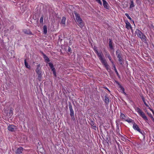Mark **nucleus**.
I'll use <instances>...</instances> for the list:
<instances>
[{"label": "nucleus", "instance_id": "bb28decb", "mask_svg": "<svg viewBox=\"0 0 154 154\" xmlns=\"http://www.w3.org/2000/svg\"><path fill=\"white\" fill-rule=\"evenodd\" d=\"M120 88L121 91L123 93H124L125 94H126V93L124 92L125 89L122 86H120Z\"/></svg>", "mask_w": 154, "mask_h": 154}, {"label": "nucleus", "instance_id": "a878e982", "mask_svg": "<svg viewBox=\"0 0 154 154\" xmlns=\"http://www.w3.org/2000/svg\"><path fill=\"white\" fill-rule=\"evenodd\" d=\"M149 5H151L153 3V0H147Z\"/></svg>", "mask_w": 154, "mask_h": 154}, {"label": "nucleus", "instance_id": "b1692460", "mask_svg": "<svg viewBox=\"0 0 154 154\" xmlns=\"http://www.w3.org/2000/svg\"><path fill=\"white\" fill-rule=\"evenodd\" d=\"M126 116L124 114L121 113L120 115V118L122 119H124L125 120V119H126Z\"/></svg>", "mask_w": 154, "mask_h": 154}, {"label": "nucleus", "instance_id": "c756f323", "mask_svg": "<svg viewBox=\"0 0 154 154\" xmlns=\"http://www.w3.org/2000/svg\"><path fill=\"white\" fill-rule=\"evenodd\" d=\"M96 1L98 2L99 4H100V5H102V2H101L100 0H96Z\"/></svg>", "mask_w": 154, "mask_h": 154}, {"label": "nucleus", "instance_id": "aec40b11", "mask_svg": "<svg viewBox=\"0 0 154 154\" xmlns=\"http://www.w3.org/2000/svg\"><path fill=\"white\" fill-rule=\"evenodd\" d=\"M106 57H108L109 58V60L111 62V63H112V64H113V61L112 60H111V57L110 54H107L106 55Z\"/></svg>", "mask_w": 154, "mask_h": 154}, {"label": "nucleus", "instance_id": "a211bd4d", "mask_svg": "<svg viewBox=\"0 0 154 154\" xmlns=\"http://www.w3.org/2000/svg\"><path fill=\"white\" fill-rule=\"evenodd\" d=\"M43 58L45 60L46 62H48L49 61V58L46 56V55L44 54H43Z\"/></svg>", "mask_w": 154, "mask_h": 154}, {"label": "nucleus", "instance_id": "4c0bfd02", "mask_svg": "<svg viewBox=\"0 0 154 154\" xmlns=\"http://www.w3.org/2000/svg\"><path fill=\"white\" fill-rule=\"evenodd\" d=\"M116 73H117V74H118V72H116Z\"/></svg>", "mask_w": 154, "mask_h": 154}, {"label": "nucleus", "instance_id": "f3484780", "mask_svg": "<svg viewBox=\"0 0 154 154\" xmlns=\"http://www.w3.org/2000/svg\"><path fill=\"white\" fill-rule=\"evenodd\" d=\"M43 33L45 34H46L47 32V26L44 25L43 27Z\"/></svg>", "mask_w": 154, "mask_h": 154}, {"label": "nucleus", "instance_id": "39448f33", "mask_svg": "<svg viewBox=\"0 0 154 154\" xmlns=\"http://www.w3.org/2000/svg\"><path fill=\"white\" fill-rule=\"evenodd\" d=\"M8 130L11 131H14L17 129L16 127L14 125H9L8 127Z\"/></svg>", "mask_w": 154, "mask_h": 154}, {"label": "nucleus", "instance_id": "4be33fe9", "mask_svg": "<svg viewBox=\"0 0 154 154\" xmlns=\"http://www.w3.org/2000/svg\"><path fill=\"white\" fill-rule=\"evenodd\" d=\"M23 32L27 34H31V32L30 31L29 29H24L23 30Z\"/></svg>", "mask_w": 154, "mask_h": 154}, {"label": "nucleus", "instance_id": "c85d7f7f", "mask_svg": "<svg viewBox=\"0 0 154 154\" xmlns=\"http://www.w3.org/2000/svg\"><path fill=\"white\" fill-rule=\"evenodd\" d=\"M125 15L127 17V18L129 19L130 20H131V18L130 17V16H129L128 14L127 13H125Z\"/></svg>", "mask_w": 154, "mask_h": 154}, {"label": "nucleus", "instance_id": "72a5a7b5", "mask_svg": "<svg viewBox=\"0 0 154 154\" xmlns=\"http://www.w3.org/2000/svg\"><path fill=\"white\" fill-rule=\"evenodd\" d=\"M71 50V48L70 47H69L68 49V51H70Z\"/></svg>", "mask_w": 154, "mask_h": 154}, {"label": "nucleus", "instance_id": "e433bc0d", "mask_svg": "<svg viewBox=\"0 0 154 154\" xmlns=\"http://www.w3.org/2000/svg\"><path fill=\"white\" fill-rule=\"evenodd\" d=\"M131 29V30L132 32H133V29H132H132Z\"/></svg>", "mask_w": 154, "mask_h": 154}, {"label": "nucleus", "instance_id": "423d86ee", "mask_svg": "<svg viewBox=\"0 0 154 154\" xmlns=\"http://www.w3.org/2000/svg\"><path fill=\"white\" fill-rule=\"evenodd\" d=\"M116 54L118 58V60L119 62H121L122 61V58L121 57L122 54L120 52V51L117 50L116 51Z\"/></svg>", "mask_w": 154, "mask_h": 154}, {"label": "nucleus", "instance_id": "2eb2a0df", "mask_svg": "<svg viewBox=\"0 0 154 154\" xmlns=\"http://www.w3.org/2000/svg\"><path fill=\"white\" fill-rule=\"evenodd\" d=\"M37 74L38 75V79L40 81L42 79V72H40L39 73L38 72H36Z\"/></svg>", "mask_w": 154, "mask_h": 154}, {"label": "nucleus", "instance_id": "6ab92c4d", "mask_svg": "<svg viewBox=\"0 0 154 154\" xmlns=\"http://www.w3.org/2000/svg\"><path fill=\"white\" fill-rule=\"evenodd\" d=\"M109 46L110 49H113V48L112 45V42L110 39H109Z\"/></svg>", "mask_w": 154, "mask_h": 154}, {"label": "nucleus", "instance_id": "f257e3e1", "mask_svg": "<svg viewBox=\"0 0 154 154\" xmlns=\"http://www.w3.org/2000/svg\"><path fill=\"white\" fill-rule=\"evenodd\" d=\"M94 49L95 52L97 54L98 57L99 58V59L102 63L106 69L107 70H108L109 69V65L104 58L102 52L101 51L100 52H99L97 50V48L95 47H94Z\"/></svg>", "mask_w": 154, "mask_h": 154}, {"label": "nucleus", "instance_id": "ddd939ff", "mask_svg": "<svg viewBox=\"0 0 154 154\" xmlns=\"http://www.w3.org/2000/svg\"><path fill=\"white\" fill-rule=\"evenodd\" d=\"M41 67H40V64H39L37 66V67L35 69V71L36 72H38L39 73L40 72H41Z\"/></svg>", "mask_w": 154, "mask_h": 154}, {"label": "nucleus", "instance_id": "2f4dec72", "mask_svg": "<svg viewBox=\"0 0 154 154\" xmlns=\"http://www.w3.org/2000/svg\"><path fill=\"white\" fill-rule=\"evenodd\" d=\"M149 116L152 118H153L152 116V115L151 114H149Z\"/></svg>", "mask_w": 154, "mask_h": 154}, {"label": "nucleus", "instance_id": "f03ea898", "mask_svg": "<svg viewBox=\"0 0 154 154\" xmlns=\"http://www.w3.org/2000/svg\"><path fill=\"white\" fill-rule=\"evenodd\" d=\"M75 16L76 19L78 23V26L82 28L84 26V23L82 22V19L80 18L79 15L76 12H74Z\"/></svg>", "mask_w": 154, "mask_h": 154}, {"label": "nucleus", "instance_id": "5701e85b", "mask_svg": "<svg viewBox=\"0 0 154 154\" xmlns=\"http://www.w3.org/2000/svg\"><path fill=\"white\" fill-rule=\"evenodd\" d=\"M24 63H25V65L26 67L27 68H29V69L30 68V66L29 65L28 63H27L26 62V59H25V60H24Z\"/></svg>", "mask_w": 154, "mask_h": 154}, {"label": "nucleus", "instance_id": "473e14b6", "mask_svg": "<svg viewBox=\"0 0 154 154\" xmlns=\"http://www.w3.org/2000/svg\"><path fill=\"white\" fill-rule=\"evenodd\" d=\"M112 64V65H113V68H114V69H115L116 68V66H115V65L113 63V64Z\"/></svg>", "mask_w": 154, "mask_h": 154}, {"label": "nucleus", "instance_id": "c9c22d12", "mask_svg": "<svg viewBox=\"0 0 154 154\" xmlns=\"http://www.w3.org/2000/svg\"><path fill=\"white\" fill-rule=\"evenodd\" d=\"M115 69V71L116 72H117V70H116V68L115 69Z\"/></svg>", "mask_w": 154, "mask_h": 154}, {"label": "nucleus", "instance_id": "1a4fd4ad", "mask_svg": "<svg viewBox=\"0 0 154 154\" xmlns=\"http://www.w3.org/2000/svg\"><path fill=\"white\" fill-rule=\"evenodd\" d=\"M133 124V128L134 129L137 130L139 132H140V129L137 124L134 122Z\"/></svg>", "mask_w": 154, "mask_h": 154}, {"label": "nucleus", "instance_id": "dca6fc26", "mask_svg": "<svg viewBox=\"0 0 154 154\" xmlns=\"http://www.w3.org/2000/svg\"><path fill=\"white\" fill-rule=\"evenodd\" d=\"M125 121L129 123H132L133 124L134 123L133 120L129 118H126L125 119Z\"/></svg>", "mask_w": 154, "mask_h": 154}, {"label": "nucleus", "instance_id": "412c9836", "mask_svg": "<svg viewBox=\"0 0 154 154\" xmlns=\"http://www.w3.org/2000/svg\"><path fill=\"white\" fill-rule=\"evenodd\" d=\"M104 101H105V103H106V104H108L109 103V99L106 96H105L104 97Z\"/></svg>", "mask_w": 154, "mask_h": 154}, {"label": "nucleus", "instance_id": "7c9ffc66", "mask_svg": "<svg viewBox=\"0 0 154 154\" xmlns=\"http://www.w3.org/2000/svg\"><path fill=\"white\" fill-rule=\"evenodd\" d=\"M144 101V103L145 104V105L147 107H148L149 106L148 105H147L146 103L144 101Z\"/></svg>", "mask_w": 154, "mask_h": 154}, {"label": "nucleus", "instance_id": "4468645a", "mask_svg": "<svg viewBox=\"0 0 154 154\" xmlns=\"http://www.w3.org/2000/svg\"><path fill=\"white\" fill-rule=\"evenodd\" d=\"M23 150V149L22 147H20L17 149V150L16 153L17 154H20L22 152Z\"/></svg>", "mask_w": 154, "mask_h": 154}, {"label": "nucleus", "instance_id": "cd10ccee", "mask_svg": "<svg viewBox=\"0 0 154 154\" xmlns=\"http://www.w3.org/2000/svg\"><path fill=\"white\" fill-rule=\"evenodd\" d=\"M43 18L44 17L43 16H42L40 18V22L41 23H43Z\"/></svg>", "mask_w": 154, "mask_h": 154}, {"label": "nucleus", "instance_id": "7ed1b4c3", "mask_svg": "<svg viewBox=\"0 0 154 154\" xmlns=\"http://www.w3.org/2000/svg\"><path fill=\"white\" fill-rule=\"evenodd\" d=\"M136 110L138 112V114L141 116L142 117L146 122H147L148 121V119L145 115V113L141 110L139 108L137 107L136 109Z\"/></svg>", "mask_w": 154, "mask_h": 154}, {"label": "nucleus", "instance_id": "393cba45", "mask_svg": "<svg viewBox=\"0 0 154 154\" xmlns=\"http://www.w3.org/2000/svg\"><path fill=\"white\" fill-rule=\"evenodd\" d=\"M134 7V4L133 1L132 0L131 1V4L130 6V8H132Z\"/></svg>", "mask_w": 154, "mask_h": 154}, {"label": "nucleus", "instance_id": "9d476101", "mask_svg": "<svg viewBox=\"0 0 154 154\" xmlns=\"http://www.w3.org/2000/svg\"><path fill=\"white\" fill-rule=\"evenodd\" d=\"M66 18L63 17L61 20V21L60 23L61 25L63 27H64L65 26V22H66Z\"/></svg>", "mask_w": 154, "mask_h": 154}, {"label": "nucleus", "instance_id": "f704fd0d", "mask_svg": "<svg viewBox=\"0 0 154 154\" xmlns=\"http://www.w3.org/2000/svg\"><path fill=\"white\" fill-rule=\"evenodd\" d=\"M140 133H141L143 135V133H144V132L143 131H140Z\"/></svg>", "mask_w": 154, "mask_h": 154}, {"label": "nucleus", "instance_id": "20e7f679", "mask_svg": "<svg viewBox=\"0 0 154 154\" xmlns=\"http://www.w3.org/2000/svg\"><path fill=\"white\" fill-rule=\"evenodd\" d=\"M135 32L138 36L140 38L142 41H145L146 40V36L139 29H137Z\"/></svg>", "mask_w": 154, "mask_h": 154}, {"label": "nucleus", "instance_id": "f8f14e48", "mask_svg": "<svg viewBox=\"0 0 154 154\" xmlns=\"http://www.w3.org/2000/svg\"><path fill=\"white\" fill-rule=\"evenodd\" d=\"M69 107L70 112V115L71 116H73L74 115V111L72 109V107L71 105H69Z\"/></svg>", "mask_w": 154, "mask_h": 154}, {"label": "nucleus", "instance_id": "6e6552de", "mask_svg": "<svg viewBox=\"0 0 154 154\" xmlns=\"http://www.w3.org/2000/svg\"><path fill=\"white\" fill-rule=\"evenodd\" d=\"M102 1L103 2V6L104 8L106 9H109V6L107 2L105 0H102Z\"/></svg>", "mask_w": 154, "mask_h": 154}, {"label": "nucleus", "instance_id": "9b49d317", "mask_svg": "<svg viewBox=\"0 0 154 154\" xmlns=\"http://www.w3.org/2000/svg\"><path fill=\"white\" fill-rule=\"evenodd\" d=\"M126 24V28L128 29H132V27L131 24L128 21H126L125 22Z\"/></svg>", "mask_w": 154, "mask_h": 154}, {"label": "nucleus", "instance_id": "0eeeda50", "mask_svg": "<svg viewBox=\"0 0 154 154\" xmlns=\"http://www.w3.org/2000/svg\"><path fill=\"white\" fill-rule=\"evenodd\" d=\"M49 66H50L51 68V69L52 70L53 72V74L55 76H56V73L54 68V66L52 63H48Z\"/></svg>", "mask_w": 154, "mask_h": 154}]
</instances>
